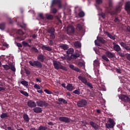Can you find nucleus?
<instances>
[{
  "instance_id": "40",
  "label": "nucleus",
  "mask_w": 130,
  "mask_h": 130,
  "mask_svg": "<svg viewBox=\"0 0 130 130\" xmlns=\"http://www.w3.org/2000/svg\"><path fill=\"white\" fill-rule=\"evenodd\" d=\"M77 28L78 29V30H79V31H81L82 29V25H81L80 23L77 24Z\"/></svg>"
},
{
  "instance_id": "29",
  "label": "nucleus",
  "mask_w": 130,
  "mask_h": 130,
  "mask_svg": "<svg viewBox=\"0 0 130 130\" xmlns=\"http://www.w3.org/2000/svg\"><path fill=\"white\" fill-rule=\"evenodd\" d=\"M74 53V49L70 48L67 51V54H73Z\"/></svg>"
},
{
  "instance_id": "34",
  "label": "nucleus",
  "mask_w": 130,
  "mask_h": 130,
  "mask_svg": "<svg viewBox=\"0 0 130 130\" xmlns=\"http://www.w3.org/2000/svg\"><path fill=\"white\" fill-rule=\"evenodd\" d=\"M78 16L80 18H83V17H85V13L83 11H81L78 13Z\"/></svg>"
},
{
  "instance_id": "58",
  "label": "nucleus",
  "mask_w": 130,
  "mask_h": 130,
  "mask_svg": "<svg viewBox=\"0 0 130 130\" xmlns=\"http://www.w3.org/2000/svg\"><path fill=\"white\" fill-rule=\"evenodd\" d=\"M69 68H70V69H71V70H73L74 71V70L75 69V66L73 64H70L69 66Z\"/></svg>"
},
{
  "instance_id": "20",
  "label": "nucleus",
  "mask_w": 130,
  "mask_h": 130,
  "mask_svg": "<svg viewBox=\"0 0 130 130\" xmlns=\"http://www.w3.org/2000/svg\"><path fill=\"white\" fill-rule=\"evenodd\" d=\"M74 45L76 48H81L82 45L79 41H76L74 43Z\"/></svg>"
},
{
  "instance_id": "60",
  "label": "nucleus",
  "mask_w": 130,
  "mask_h": 130,
  "mask_svg": "<svg viewBox=\"0 0 130 130\" xmlns=\"http://www.w3.org/2000/svg\"><path fill=\"white\" fill-rule=\"evenodd\" d=\"M53 94H54V95H56V96H58V94H59L58 91H56L55 90H54L53 91Z\"/></svg>"
},
{
  "instance_id": "24",
  "label": "nucleus",
  "mask_w": 130,
  "mask_h": 130,
  "mask_svg": "<svg viewBox=\"0 0 130 130\" xmlns=\"http://www.w3.org/2000/svg\"><path fill=\"white\" fill-rule=\"evenodd\" d=\"M42 49H45V50H47V51H52V49L51 48V47H50L49 46L46 47L45 45L42 46Z\"/></svg>"
},
{
  "instance_id": "63",
  "label": "nucleus",
  "mask_w": 130,
  "mask_h": 130,
  "mask_svg": "<svg viewBox=\"0 0 130 130\" xmlns=\"http://www.w3.org/2000/svg\"><path fill=\"white\" fill-rule=\"evenodd\" d=\"M37 35L36 34H34L32 35V36H31V37L34 39H36V38H37Z\"/></svg>"
},
{
  "instance_id": "39",
  "label": "nucleus",
  "mask_w": 130,
  "mask_h": 130,
  "mask_svg": "<svg viewBox=\"0 0 130 130\" xmlns=\"http://www.w3.org/2000/svg\"><path fill=\"white\" fill-rule=\"evenodd\" d=\"M102 58H103V59H104V60H106V61H109V59H108V58H107V56L104 55Z\"/></svg>"
},
{
  "instance_id": "44",
  "label": "nucleus",
  "mask_w": 130,
  "mask_h": 130,
  "mask_svg": "<svg viewBox=\"0 0 130 130\" xmlns=\"http://www.w3.org/2000/svg\"><path fill=\"white\" fill-rule=\"evenodd\" d=\"M10 70H11V71H12V72H16V68H15V67H14V66L10 64Z\"/></svg>"
},
{
  "instance_id": "8",
  "label": "nucleus",
  "mask_w": 130,
  "mask_h": 130,
  "mask_svg": "<svg viewBox=\"0 0 130 130\" xmlns=\"http://www.w3.org/2000/svg\"><path fill=\"white\" fill-rule=\"evenodd\" d=\"M37 59L40 62H44V60L46 59V57L43 54H40L37 56Z\"/></svg>"
},
{
  "instance_id": "2",
  "label": "nucleus",
  "mask_w": 130,
  "mask_h": 130,
  "mask_svg": "<svg viewBox=\"0 0 130 130\" xmlns=\"http://www.w3.org/2000/svg\"><path fill=\"white\" fill-rule=\"evenodd\" d=\"M79 80L86 86H88L90 89H93V85L90 82H88L87 78L84 76H79L78 77Z\"/></svg>"
},
{
  "instance_id": "47",
  "label": "nucleus",
  "mask_w": 130,
  "mask_h": 130,
  "mask_svg": "<svg viewBox=\"0 0 130 130\" xmlns=\"http://www.w3.org/2000/svg\"><path fill=\"white\" fill-rule=\"evenodd\" d=\"M17 33L18 34H19V35H23V34H24V32H23V31L21 29H18L17 30Z\"/></svg>"
},
{
  "instance_id": "18",
  "label": "nucleus",
  "mask_w": 130,
  "mask_h": 130,
  "mask_svg": "<svg viewBox=\"0 0 130 130\" xmlns=\"http://www.w3.org/2000/svg\"><path fill=\"white\" fill-rule=\"evenodd\" d=\"M33 111L35 112V113H41L42 112V108L40 107H36L33 109Z\"/></svg>"
},
{
  "instance_id": "3",
  "label": "nucleus",
  "mask_w": 130,
  "mask_h": 130,
  "mask_svg": "<svg viewBox=\"0 0 130 130\" xmlns=\"http://www.w3.org/2000/svg\"><path fill=\"white\" fill-rule=\"evenodd\" d=\"M29 63L34 68H37L38 69H41L42 68V63L38 60L29 61Z\"/></svg>"
},
{
  "instance_id": "43",
  "label": "nucleus",
  "mask_w": 130,
  "mask_h": 130,
  "mask_svg": "<svg viewBox=\"0 0 130 130\" xmlns=\"http://www.w3.org/2000/svg\"><path fill=\"white\" fill-rule=\"evenodd\" d=\"M93 66H94V67H99V62L98 60H94Z\"/></svg>"
},
{
  "instance_id": "21",
  "label": "nucleus",
  "mask_w": 130,
  "mask_h": 130,
  "mask_svg": "<svg viewBox=\"0 0 130 130\" xmlns=\"http://www.w3.org/2000/svg\"><path fill=\"white\" fill-rule=\"evenodd\" d=\"M66 89L68 91H73L74 90V86H73V84L69 83L67 85Z\"/></svg>"
},
{
  "instance_id": "62",
  "label": "nucleus",
  "mask_w": 130,
  "mask_h": 130,
  "mask_svg": "<svg viewBox=\"0 0 130 130\" xmlns=\"http://www.w3.org/2000/svg\"><path fill=\"white\" fill-rule=\"evenodd\" d=\"M19 39H20V40H25V37L21 36L19 37H18Z\"/></svg>"
},
{
  "instance_id": "6",
  "label": "nucleus",
  "mask_w": 130,
  "mask_h": 130,
  "mask_svg": "<svg viewBox=\"0 0 130 130\" xmlns=\"http://www.w3.org/2000/svg\"><path fill=\"white\" fill-rule=\"evenodd\" d=\"M59 120L65 123H70L71 122V119L67 117H59Z\"/></svg>"
},
{
  "instance_id": "51",
  "label": "nucleus",
  "mask_w": 130,
  "mask_h": 130,
  "mask_svg": "<svg viewBox=\"0 0 130 130\" xmlns=\"http://www.w3.org/2000/svg\"><path fill=\"white\" fill-rule=\"evenodd\" d=\"M81 122L83 125V126H86V125L89 124L87 121H81Z\"/></svg>"
},
{
  "instance_id": "26",
  "label": "nucleus",
  "mask_w": 130,
  "mask_h": 130,
  "mask_svg": "<svg viewBox=\"0 0 130 130\" xmlns=\"http://www.w3.org/2000/svg\"><path fill=\"white\" fill-rule=\"evenodd\" d=\"M58 101H59V102H62L63 104H68V101H67V100L63 99V98H59L58 99Z\"/></svg>"
},
{
  "instance_id": "27",
  "label": "nucleus",
  "mask_w": 130,
  "mask_h": 130,
  "mask_svg": "<svg viewBox=\"0 0 130 130\" xmlns=\"http://www.w3.org/2000/svg\"><path fill=\"white\" fill-rule=\"evenodd\" d=\"M98 40L101 42V43H102V44H105V43H106V41L104 40L103 38L102 37H99L98 39Z\"/></svg>"
},
{
  "instance_id": "22",
  "label": "nucleus",
  "mask_w": 130,
  "mask_h": 130,
  "mask_svg": "<svg viewBox=\"0 0 130 130\" xmlns=\"http://www.w3.org/2000/svg\"><path fill=\"white\" fill-rule=\"evenodd\" d=\"M47 32L48 33H49V34H54V32H55V29H54V27H50L49 28L47 29Z\"/></svg>"
},
{
  "instance_id": "41",
  "label": "nucleus",
  "mask_w": 130,
  "mask_h": 130,
  "mask_svg": "<svg viewBox=\"0 0 130 130\" xmlns=\"http://www.w3.org/2000/svg\"><path fill=\"white\" fill-rule=\"evenodd\" d=\"M120 45L123 48H124L127 45H126V43L123 42L120 43Z\"/></svg>"
},
{
  "instance_id": "42",
  "label": "nucleus",
  "mask_w": 130,
  "mask_h": 130,
  "mask_svg": "<svg viewBox=\"0 0 130 130\" xmlns=\"http://www.w3.org/2000/svg\"><path fill=\"white\" fill-rule=\"evenodd\" d=\"M34 87L35 89H37V90H40V89H41V86H39L37 84H36Z\"/></svg>"
},
{
  "instance_id": "36",
  "label": "nucleus",
  "mask_w": 130,
  "mask_h": 130,
  "mask_svg": "<svg viewBox=\"0 0 130 130\" xmlns=\"http://www.w3.org/2000/svg\"><path fill=\"white\" fill-rule=\"evenodd\" d=\"M47 129V127L46 126H44L43 125H41L38 128V130H46Z\"/></svg>"
},
{
  "instance_id": "5",
  "label": "nucleus",
  "mask_w": 130,
  "mask_h": 130,
  "mask_svg": "<svg viewBox=\"0 0 130 130\" xmlns=\"http://www.w3.org/2000/svg\"><path fill=\"white\" fill-rule=\"evenodd\" d=\"M78 107H84L87 105V101L85 99H81L77 103Z\"/></svg>"
},
{
  "instance_id": "37",
  "label": "nucleus",
  "mask_w": 130,
  "mask_h": 130,
  "mask_svg": "<svg viewBox=\"0 0 130 130\" xmlns=\"http://www.w3.org/2000/svg\"><path fill=\"white\" fill-rule=\"evenodd\" d=\"M60 70H62L63 71H66L67 72V71H68V69L67 68V67H64V66H62V65L60 66Z\"/></svg>"
},
{
  "instance_id": "49",
  "label": "nucleus",
  "mask_w": 130,
  "mask_h": 130,
  "mask_svg": "<svg viewBox=\"0 0 130 130\" xmlns=\"http://www.w3.org/2000/svg\"><path fill=\"white\" fill-rule=\"evenodd\" d=\"M39 16L40 18H41V19H42V20H44L45 17H44V16H43V14L39 13Z\"/></svg>"
},
{
  "instance_id": "30",
  "label": "nucleus",
  "mask_w": 130,
  "mask_h": 130,
  "mask_svg": "<svg viewBox=\"0 0 130 130\" xmlns=\"http://www.w3.org/2000/svg\"><path fill=\"white\" fill-rule=\"evenodd\" d=\"M20 92L21 94H22V95H24V96H25V97H28V96H29V93H28L27 91L20 90Z\"/></svg>"
},
{
  "instance_id": "7",
  "label": "nucleus",
  "mask_w": 130,
  "mask_h": 130,
  "mask_svg": "<svg viewBox=\"0 0 130 130\" xmlns=\"http://www.w3.org/2000/svg\"><path fill=\"white\" fill-rule=\"evenodd\" d=\"M27 106H28V107L30 108H35V107L37 106L36 103L32 100H29L27 102Z\"/></svg>"
},
{
  "instance_id": "19",
  "label": "nucleus",
  "mask_w": 130,
  "mask_h": 130,
  "mask_svg": "<svg viewBox=\"0 0 130 130\" xmlns=\"http://www.w3.org/2000/svg\"><path fill=\"white\" fill-rule=\"evenodd\" d=\"M70 57L73 59H77L78 57H80V53H75V54H72Z\"/></svg>"
},
{
  "instance_id": "64",
  "label": "nucleus",
  "mask_w": 130,
  "mask_h": 130,
  "mask_svg": "<svg viewBox=\"0 0 130 130\" xmlns=\"http://www.w3.org/2000/svg\"><path fill=\"white\" fill-rule=\"evenodd\" d=\"M16 45L18 46V47H22V44H21L20 43H17Z\"/></svg>"
},
{
  "instance_id": "54",
  "label": "nucleus",
  "mask_w": 130,
  "mask_h": 130,
  "mask_svg": "<svg viewBox=\"0 0 130 130\" xmlns=\"http://www.w3.org/2000/svg\"><path fill=\"white\" fill-rule=\"evenodd\" d=\"M109 122L111 123V124L113 125V123H114V121L111 118H109Z\"/></svg>"
},
{
  "instance_id": "13",
  "label": "nucleus",
  "mask_w": 130,
  "mask_h": 130,
  "mask_svg": "<svg viewBox=\"0 0 130 130\" xmlns=\"http://www.w3.org/2000/svg\"><path fill=\"white\" fill-rule=\"evenodd\" d=\"M125 10L126 11L127 13L130 14V2L128 1L126 2L125 4Z\"/></svg>"
},
{
  "instance_id": "15",
  "label": "nucleus",
  "mask_w": 130,
  "mask_h": 130,
  "mask_svg": "<svg viewBox=\"0 0 130 130\" xmlns=\"http://www.w3.org/2000/svg\"><path fill=\"white\" fill-rule=\"evenodd\" d=\"M67 31L68 32V33L73 34L75 33V28L73 26H70L67 28Z\"/></svg>"
},
{
  "instance_id": "48",
  "label": "nucleus",
  "mask_w": 130,
  "mask_h": 130,
  "mask_svg": "<svg viewBox=\"0 0 130 130\" xmlns=\"http://www.w3.org/2000/svg\"><path fill=\"white\" fill-rule=\"evenodd\" d=\"M124 49H125L126 50V51H127L128 52H129L130 51V47L128 46V45H127V46L126 47H125Z\"/></svg>"
},
{
  "instance_id": "4",
  "label": "nucleus",
  "mask_w": 130,
  "mask_h": 130,
  "mask_svg": "<svg viewBox=\"0 0 130 130\" xmlns=\"http://www.w3.org/2000/svg\"><path fill=\"white\" fill-rule=\"evenodd\" d=\"M36 104L37 106H39V107H47V106L49 105L47 102L42 100H39L37 101Z\"/></svg>"
},
{
  "instance_id": "50",
  "label": "nucleus",
  "mask_w": 130,
  "mask_h": 130,
  "mask_svg": "<svg viewBox=\"0 0 130 130\" xmlns=\"http://www.w3.org/2000/svg\"><path fill=\"white\" fill-rule=\"evenodd\" d=\"M22 44L23 45V46H30V45H29V44H28V43H26L25 41L22 42Z\"/></svg>"
},
{
  "instance_id": "9",
  "label": "nucleus",
  "mask_w": 130,
  "mask_h": 130,
  "mask_svg": "<svg viewBox=\"0 0 130 130\" xmlns=\"http://www.w3.org/2000/svg\"><path fill=\"white\" fill-rule=\"evenodd\" d=\"M53 64L55 70H59V68H60V66L61 64L59 61L57 62V61L56 60H54L53 62Z\"/></svg>"
},
{
  "instance_id": "31",
  "label": "nucleus",
  "mask_w": 130,
  "mask_h": 130,
  "mask_svg": "<svg viewBox=\"0 0 130 130\" xmlns=\"http://www.w3.org/2000/svg\"><path fill=\"white\" fill-rule=\"evenodd\" d=\"M2 67L5 69L6 71H8L11 69L10 65L9 66L8 64L2 65Z\"/></svg>"
},
{
  "instance_id": "59",
  "label": "nucleus",
  "mask_w": 130,
  "mask_h": 130,
  "mask_svg": "<svg viewBox=\"0 0 130 130\" xmlns=\"http://www.w3.org/2000/svg\"><path fill=\"white\" fill-rule=\"evenodd\" d=\"M114 22L115 23L117 22H120V20H119V19H118V18L116 17L114 19Z\"/></svg>"
},
{
  "instance_id": "38",
  "label": "nucleus",
  "mask_w": 130,
  "mask_h": 130,
  "mask_svg": "<svg viewBox=\"0 0 130 130\" xmlns=\"http://www.w3.org/2000/svg\"><path fill=\"white\" fill-rule=\"evenodd\" d=\"M50 38L52 40H54V39H55V35H54V34H51L50 35Z\"/></svg>"
},
{
  "instance_id": "53",
  "label": "nucleus",
  "mask_w": 130,
  "mask_h": 130,
  "mask_svg": "<svg viewBox=\"0 0 130 130\" xmlns=\"http://www.w3.org/2000/svg\"><path fill=\"white\" fill-rule=\"evenodd\" d=\"M102 3H103L102 0H96V4L97 5H100V4H102Z\"/></svg>"
},
{
  "instance_id": "28",
  "label": "nucleus",
  "mask_w": 130,
  "mask_h": 130,
  "mask_svg": "<svg viewBox=\"0 0 130 130\" xmlns=\"http://www.w3.org/2000/svg\"><path fill=\"white\" fill-rule=\"evenodd\" d=\"M60 47L62 48V49H63V50H68V49H69V47L67 45H60Z\"/></svg>"
},
{
  "instance_id": "32",
  "label": "nucleus",
  "mask_w": 130,
  "mask_h": 130,
  "mask_svg": "<svg viewBox=\"0 0 130 130\" xmlns=\"http://www.w3.org/2000/svg\"><path fill=\"white\" fill-rule=\"evenodd\" d=\"M5 27H6V23L3 22V23L0 24L1 30H5Z\"/></svg>"
},
{
  "instance_id": "23",
  "label": "nucleus",
  "mask_w": 130,
  "mask_h": 130,
  "mask_svg": "<svg viewBox=\"0 0 130 130\" xmlns=\"http://www.w3.org/2000/svg\"><path fill=\"white\" fill-rule=\"evenodd\" d=\"M104 33L106 34V35L108 36V37H109V38H110V39H113V40H115V37H114V36L111 35V34L109 33V32L104 31Z\"/></svg>"
},
{
  "instance_id": "55",
  "label": "nucleus",
  "mask_w": 130,
  "mask_h": 130,
  "mask_svg": "<svg viewBox=\"0 0 130 130\" xmlns=\"http://www.w3.org/2000/svg\"><path fill=\"white\" fill-rule=\"evenodd\" d=\"M78 66L79 67H84V66H85V64H84V63H83L82 62H78Z\"/></svg>"
},
{
  "instance_id": "52",
  "label": "nucleus",
  "mask_w": 130,
  "mask_h": 130,
  "mask_svg": "<svg viewBox=\"0 0 130 130\" xmlns=\"http://www.w3.org/2000/svg\"><path fill=\"white\" fill-rule=\"evenodd\" d=\"M113 125L112 124H108L107 126V128H112Z\"/></svg>"
},
{
  "instance_id": "16",
  "label": "nucleus",
  "mask_w": 130,
  "mask_h": 130,
  "mask_svg": "<svg viewBox=\"0 0 130 130\" xmlns=\"http://www.w3.org/2000/svg\"><path fill=\"white\" fill-rule=\"evenodd\" d=\"M106 55H107V57L109 58H113L114 57V53H111L109 52V51H107L106 52Z\"/></svg>"
},
{
  "instance_id": "10",
  "label": "nucleus",
  "mask_w": 130,
  "mask_h": 130,
  "mask_svg": "<svg viewBox=\"0 0 130 130\" xmlns=\"http://www.w3.org/2000/svg\"><path fill=\"white\" fill-rule=\"evenodd\" d=\"M89 124L94 128V129H99V125L95 123V122L90 121L89 122Z\"/></svg>"
},
{
  "instance_id": "45",
  "label": "nucleus",
  "mask_w": 130,
  "mask_h": 130,
  "mask_svg": "<svg viewBox=\"0 0 130 130\" xmlns=\"http://www.w3.org/2000/svg\"><path fill=\"white\" fill-rule=\"evenodd\" d=\"M44 91L47 94H52V92H51V91H50V90H49L48 89H45Z\"/></svg>"
},
{
  "instance_id": "57",
  "label": "nucleus",
  "mask_w": 130,
  "mask_h": 130,
  "mask_svg": "<svg viewBox=\"0 0 130 130\" xmlns=\"http://www.w3.org/2000/svg\"><path fill=\"white\" fill-rule=\"evenodd\" d=\"M49 45H50V46H52V45H53V41H52V40H50L49 41Z\"/></svg>"
},
{
  "instance_id": "46",
  "label": "nucleus",
  "mask_w": 130,
  "mask_h": 130,
  "mask_svg": "<svg viewBox=\"0 0 130 130\" xmlns=\"http://www.w3.org/2000/svg\"><path fill=\"white\" fill-rule=\"evenodd\" d=\"M73 93L74 94H76L77 95H80L81 94V92H80V91L78 90H75L73 91Z\"/></svg>"
},
{
  "instance_id": "12",
  "label": "nucleus",
  "mask_w": 130,
  "mask_h": 130,
  "mask_svg": "<svg viewBox=\"0 0 130 130\" xmlns=\"http://www.w3.org/2000/svg\"><path fill=\"white\" fill-rule=\"evenodd\" d=\"M113 49L115 50V51H116L117 52H118V51H120L121 50V48H120V46L119 45L116 44L115 42L113 43Z\"/></svg>"
},
{
  "instance_id": "1",
  "label": "nucleus",
  "mask_w": 130,
  "mask_h": 130,
  "mask_svg": "<svg viewBox=\"0 0 130 130\" xmlns=\"http://www.w3.org/2000/svg\"><path fill=\"white\" fill-rule=\"evenodd\" d=\"M109 7L107 8V12L110 15H117L118 13H120V9L121 7L120 6H117L115 11H112L111 8H112V0H108Z\"/></svg>"
},
{
  "instance_id": "33",
  "label": "nucleus",
  "mask_w": 130,
  "mask_h": 130,
  "mask_svg": "<svg viewBox=\"0 0 130 130\" xmlns=\"http://www.w3.org/2000/svg\"><path fill=\"white\" fill-rule=\"evenodd\" d=\"M21 84H22V85H23V86H24V87H27L28 86V82L23 80L21 81Z\"/></svg>"
},
{
  "instance_id": "11",
  "label": "nucleus",
  "mask_w": 130,
  "mask_h": 130,
  "mask_svg": "<svg viewBox=\"0 0 130 130\" xmlns=\"http://www.w3.org/2000/svg\"><path fill=\"white\" fill-rule=\"evenodd\" d=\"M57 5L59 8H61V1L60 0H53L52 2V6Z\"/></svg>"
},
{
  "instance_id": "35",
  "label": "nucleus",
  "mask_w": 130,
  "mask_h": 130,
  "mask_svg": "<svg viewBox=\"0 0 130 130\" xmlns=\"http://www.w3.org/2000/svg\"><path fill=\"white\" fill-rule=\"evenodd\" d=\"M8 114L7 113H3L1 115V118H6V117H8Z\"/></svg>"
},
{
  "instance_id": "56",
  "label": "nucleus",
  "mask_w": 130,
  "mask_h": 130,
  "mask_svg": "<svg viewBox=\"0 0 130 130\" xmlns=\"http://www.w3.org/2000/svg\"><path fill=\"white\" fill-rule=\"evenodd\" d=\"M52 12L53 14H56V13H57V10H56V9H55V8H53L52 10Z\"/></svg>"
},
{
  "instance_id": "61",
  "label": "nucleus",
  "mask_w": 130,
  "mask_h": 130,
  "mask_svg": "<svg viewBox=\"0 0 130 130\" xmlns=\"http://www.w3.org/2000/svg\"><path fill=\"white\" fill-rule=\"evenodd\" d=\"M73 71H75L76 72H80V69L77 67H75Z\"/></svg>"
},
{
  "instance_id": "17",
  "label": "nucleus",
  "mask_w": 130,
  "mask_h": 130,
  "mask_svg": "<svg viewBox=\"0 0 130 130\" xmlns=\"http://www.w3.org/2000/svg\"><path fill=\"white\" fill-rule=\"evenodd\" d=\"M23 118L25 122H26V123H28L29 121H30V118H29V116L27 114H24L23 115Z\"/></svg>"
},
{
  "instance_id": "14",
  "label": "nucleus",
  "mask_w": 130,
  "mask_h": 130,
  "mask_svg": "<svg viewBox=\"0 0 130 130\" xmlns=\"http://www.w3.org/2000/svg\"><path fill=\"white\" fill-rule=\"evenodd\" d=\"M121 99L122 101H124V102H130V98L125 95H122L121 97Z\"/></svg>"
},
{
  "instance_id": "25",
  "label": "nucleus",
  "mask_w": 130,
  "mask_h": 130,
  "mask_svg": "<svg viewBox=\"0 0 130 130\" xmlns=\"http://www.w3.org/2000/svg\"><path fill=\"white\" fill-rule=\"evenodd\" d=\"M46 18L47 20H53V15L49 14H46Z\"/></svg>"
}]
</instances>
